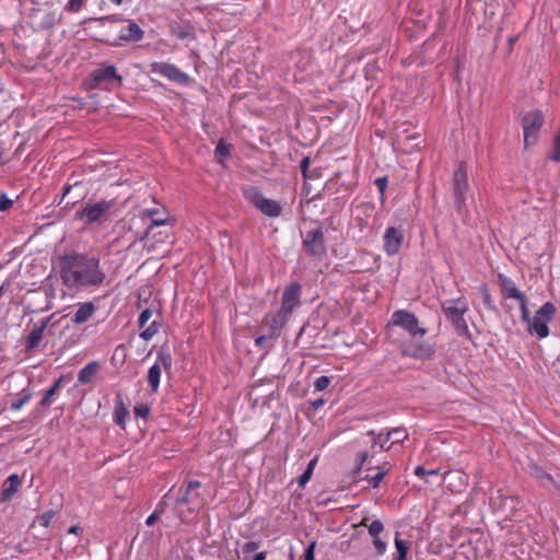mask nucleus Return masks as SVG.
Segmentation results:
<instances>
[{"mask_svg": "<svg viewBox=\"0 0 560 560\" xmlns=\"http://www.w3.org/2000/svg\"><path fill=\"white\" fill-rule=\"evenodd\" d=\"M22 480L18 474L10 475L1 485L0 503H7L12 500L19 491Z\"/></svg>", "mask_w": 560, "mask_h": 560, "instance_id": "6ab92c4d", "label": "nucleus"}, {"mask_svg": "<svg viewBox=\"0 0 560 560\" xmlns=\"http://www.w3.org/2000/svg\"><path fill=\"white\" fill-rule=\"evenodd\" d=\"M313 472L305 469L304 472L299 477V486L304 487L311 479Z\"/></svg>", "mask_w": 560, "mask_h": 560, "instance_id": "5fc2aeb1", "label": "nucleus"}, {"mask_svg": "<svg viewBox=\"0 0 560 560\" xmlns=\"http://www.w3.org/2000/svg\"><path fill=\"white\" fill-rule=\"evenodd\" d=\"M151 317H152V311L149 310V308H145L139 315L138 326L140 328L144 327L147 325V323L150 320Z\"/></svg>", "mask_w": 560, "mask_h": 560, "instance_id": "c03bdc74", "label": "nucleus"}, {"mask_svg": "<svg viewBox=\"0 0 560 560\" xmlns=\"http://www.w3.org/2000/svg\"><path fill=\"white\" fill-rule=\"evenodd\" d=\"M498 278L504 299H514L518 301L525 296V294L516 288L515 282L511 278L503 275H499Z\"/></svg>", "mask_w": 560, "mask_h": 560, "instance_id": "aec40b11", "label": "nucleus"}, {"mask_svg": "<svg viewBox=\"0 0 560 560\" xmlns=\"http://www.w3.org/2000/svg\"><path fill=\"white\" fill-rule=\"evenodd\" d=\"M172 34L178 37L179 39L195 38V35L190 27L179 25L172 27Z\"/></svg>", "mask_w": 560, "mask_h": 560, "instance_id": "72a5a7b5", "label": "nucleus"}, {"mask_svg": "<svg viewBox=\"0 0 560 560\" xmlns=\"http://www.w3.org/2000/svg\"><path fill=\"white\" fill-rule=\"evenodd\" d=\"M115 207V199H102L96 202H86L85 206L77 212L75 217L84 220L86 224H103L112 218Z\"/></svg>", "mask_w": 560, "mask_h": 560, "instance_id": "39448f33", "label": "nucleus"}, {"mask_svg": "<svg viewBox=\"0 0 560 560\" xmlns=\"http://www.w3.org/2000/svg\"><path fill=\"white\" fill-rule=\"evenodd\" d=\"M215 155L223 159L230 155L229 145L225 144L222 140H220L215 147Z\"/></svg>", "mask_w": 560, "mask_h": 560, "instance_id": "79ce46f5", "label": "nucleus"}, {"mask_svg": "<svg viewBox=\"0 0 560 560\" xmlns=\"http://www.w3.org/2000/svg\"><path fill=\"white\" fill-rule=\"evenodd\" d=\"M85 0H69L66 10L72 13L79 12Z\"/></svg>", "mask_w": 560, "mask_h": 560, "instance_id": "de8ad7c7", "label": "nucleus"}, {"mask_svg": "<svg viewBox=\"0 0 560 560\" xmlns=\"http://www.w3.org/2000/svg\"><path fill=\"white\" fill-rule=\"evenodd\" d=\"M303 247L308 256L322 259L326 255L325 236L320 225L303 235Z\"/></svg>", "mask_w": 560, "mask_h": 560, "instance_id": "9d476101", "label": "nucleus"}, {"mask_svg": "<svg viewBox=\"0 0 560 560\" xmlns=\"http://www.w3.org/2000/svg\"><path fill=\"white\" fill-rule=\"evenodd\" d=\"M555 488H557L558 490H560V483H555Z\"/></svg>", "mask_w": 560, "mask_h": 560, "instance_id": "774afa93", "label": "nucleus"}, {"mask_svg": "<svg viewBox=\"0 0 560 560\" xmlns=\"http://www.w3.org/2000/svg\"><path fill=\"white\" fill-rule=\"evenodd\" d=\"M244 198L256 207L262 214L269 218H277L282 212L280 203L273 199L266 198L259 188L247 186L243 188Z\"/></svg>", "mask_w": 560, "mask_h": 560, "instance_id": "0eeeda50", "label": "nucleus"}, {"mask_svg": "<svg viewBox=\"0 0 560 560\" xmlns=\"http://www.w3.org/2000/svg\"><path fill=\"white\" fill-rule=\"evenodd\" d=\"M479 290L481 292L483 305L488 310L495 312L497 311V306L494 305V302L492 300V296L490 294V291H489L488 287L486 284H482Z\"/></svg>", "mask_w": 560, "mask_h": 560, "instance_id": "473e14b6", "label": "nucleus"}, {"mask_svg": "<svg viewBox=\"0 0 560 560\" xmlns=\"http://www.w3.org/2000/svg\"><path fill=\"white\" fill-rule=\"evenodd\" d=\"M133 412L137 418L147 419L150 415V408L148 405L139 404L135 406Z\"/></svg>", "mask_w": 560, "mask_h": 560, "instance_id": "ea45409f", "label": "nucleus"}, {"mask_svg": "<svg viewBox=\"0 0 560 560\" xmlns=\"http://www.w3.org/2000/svg\"><path fill=\"white\" fill-rule=\"evenodd\" d=\"M158 518H159L158 511H154L151 515L148 516V518L145 520V524L148 526H152L156 522Z\"/></svg>", "mask_w": 560, "mask_h": 560, "instance_id": "13d9d810", "label": "nucleus"}, {"mask_svg": "<svg viewBox=\"0 0 560 560\" xmlns=\"http://www.w3.org/2000/svg\"><path fill=\"white\" fill-rule=\"evenodd\" d=\"M259 546H260L259 541H254V540L247 541L243 546V552L244 553L253 552V551L257 550L259 548Z\"/></svg>", "mask_w": 560, "mask_h": 560, "instance_id": "09e8293b", "label": "nucleus"}, {"mask_svg": "<svg viewBox=\"0 0 560 560\" xmlns=\"http://www.w3.org/2000/svg\"><path fill=\"white\" fill-rule=\"evenodd\" d=\"M368 457H369L368 452H360L357 455L358 464H357L355 468L353 469L354 475H357L361 471L363 464L366 462Z\"/></svg>", "mask_w": 560, "mask_h": 560, "instance_id": "a18cd8bd", "label": "nucleus"}, {"mask_svg": "<svg viewBox=\"0 0 560 560\" xmlns=\"http://www.w3.org/2000/svg\"><path fill=\"white\" fill-rule=\"evenodd\" d=\"M85 191L82 189L81 182H74L72 185H65L62 188V197L60 203L67 199L65 208H72L79 201L83 200Z\"/></svg>", "mask_w": 560, "mask_h": 560, "instance_id": "a211bd4d", "label": "nucleus"}, {"mask_svg": "<svg viewBox=\"0 0 560 560\" xmlns=\"http://www.w3.org/2000/svg\"><path fill=\"white\" fill-rule=\"evenodd\" d=\"M77 530H78V527H77V526H71V527L69 528V530H68V532H69L70 534H77Z\"/></svg>", "mask_w": 560, "mask_h": 560, "instance_id": "0e129e2a", "label": "nucleus"}, {"mask_svg": "<svg viewBox=\"0 0 560 560\" xmlns=\"http://www.w3.org/2000/svg\"><path fill=\"white\" fill-rule=\"evenodd\" d=\"M126 20L127 19L122 18L119 14L107 15L100 19V21L102 22H125Z\"/></svg>", "mask_w": 560, "mask_h": 560, "instance_id": "6e6d98bb", "label": "nucleus"}, {"mask_svg": "<svg viewBox=\"0 0 560 560\" xmlns=\"http://www.w3.org/2000/svg\"><path fill=\"white\" fill-rule=\"evenodd\" d=\"M266 558H267V552L266 551H261V552H258L255 556L254 560H266Z\"/></svg>", "mask_w": 560, "mask_h": 560, "instance_id": "e2e57ef3", "label": "nucleus"}, {"mask_svg": "<svg viewBox=\"0 0 560 560\" xmlns=\"http://www.w3.org/2000/svg\"><path fill=\"white\" fill-rule=\"evenodd\" d=\"M450 186L455 210L458 214H462L466 211L467 200L471 198L467 164L465 162L459 163L458 168L454 172Z\"/></svg>", "mask_w": 560, "mask_h": 560, "instance_id": "7ed1b4c3", "label": "nucleus"}, {"mask_svg": "<svg viewBox=\"0 0 560 560\" xmlns=\"http://www.w3.org/2000/svg\"><path fill=\"white\" fill-rule=\"evenodd\" d=\"M161 324L158 320H153L145 329L140 332V338L145 341L151 340L160 329Z\"/></svg>", "mask_w": 560, "mask_h": 560, "instance_id": "7c9ffc66", "label": "nucleus"}, {"mask_svg": "<svg viewBox=\"0 0 560 560\" xmlns=\"http://www.w3.org/2000/svg\"><path fill=\"white\" fill-rule=\"evenodd\" d=\"M302 285L299 282L289 283L281 298L280 312L291 316L292 312L301 304Z\"/></svg>", "mask_w": 560, "mask_h": 560, "instance_id": "f8f14e48", "label": "nucleus"}, {"mask_svg": "<svg viewBox=\"0 0 560 560\" xmlns=\"http://www.w3.org/2000/svg\"><path fill=\"white\" fill-rule=\"evenodd\" d=\"M100 369L101 364L97 361L89 362L83 369L79 371L78 381L81 384H89L93 382Z\"/></svg>", "mask_w": 560, "mask_h": 560, "instance_id": "b1692460", "label": "nucleus"}, {"mask_svg": "<svg viewBox=\"0 0 560 560\" xmlns=\"http://www.w3.org/2000/svg\"><path fill=\"white\" fill-rule=\"evenodd\" d=\"M140 217L142 219L147 218L151 220V224L147 229L145 236L154 226L166 225L171 222V218L164 207L145 208L141 210Z\"/></svg>", "mask_w": 560, "mask_h": 560, "instance_id": "dca6fc26", "label": "nucleus"}, {"mask_svg": "<svg viewBox=\"0 0 560 560\" xmlns=\"http://www.w3.org/2000/svg\"><path fill=\"white\" fill-rule=\"evenodd\" d=\"M545 116L541 110L535 109L526 113L522 118V128L524 133V148L535 143L538 133L544 126Z\"/></svg>", "mask_w": 560, "mask_h": 560, "instance_id": "1a4fd4ad", "label": "nucleus"}, {"mask_svg": "<svg viewBox=\"0 0 560 560\" xmlns=\"http://www.w3.org/2000/svg\"><path fill=\"white\" fill-rule=\"evenodd\" d=\"M315 548H316V541L313 540L306 547L304 555H303V560H314L315 559Z\"/></svg>", "mask_w": 560, "mask_h": 560, "instance_id": "49530a36", "label": "nucleus"}, {"mask_svg": "<svg viewBox=\"0 0 560 560\" xmlns=\"http://www.w3.org/2000/svg\"><path fill=\"white\" fill-rule=\"evenodd\" d=\"M441 308L445 317L452 323L457 335L465 337L466 339H470L471 334L464 317L468 311L466 300L464 298H458L445 301L442 303Z\"/></svg>", "mask_w": 560, "mask_h": 560, "instance_id": "20e7f679", "label": "nucleus"}, {"mask_svg": "<svg viewBox=\"0 0 560 560\" xmlns=\"http://www.w3.org/2000/svg\"><path fill=\"white\" fill-rule=\"evenodd\" d=\"M63 382V376H60L58 380L55 381V383L52 384V388L56 389L57 392L60 390V387H61V384Z\"/></svg>", "mask_w": 560, "mask_h": 560, "instance_id": "680f3d73", "label": "nucleus"}, {"mask_svg": "<svg viewBox=\"0 0 560 560\" xmlns=\"http://www.w3.org/2000/svg\"><path fill=\"white\" fill-rule=\"evenodd\" d=\"M55 517V512L54 511H46L45 513H43L39 518H38V522L42 526L44 527H48L51 520Z\"/></svg>", "mask_w": 560, "mask_h": 560, "instance_id": "37998d69", "label": "nucleus"}, {"mask_svg": "<svg viewBox=\"0 0 560 560\" xmlns=\"http://www.w3.org/2000/svg\"><path fill=\"white\" fill-rule=\"evenodd\" d=\"M374 185L377 187L380 194H381V199L382 201L385 199V190L388 186V177L387 176H382V177H377L375 178L374 180Z\"/></svg>", "mask_w": 560, "mask_h": 560, "instance_id": "4c0bfd02", "label": "nucleus"}, {"mask_svg": "<svg viewBox=\"0 0 560 560\" xmlns=\"http://www.w3.org/2000/svg\"><path fill=\"white\" fill-rule=\"evenodd\" d=\"M201 483L198 480H190L183 494L177 498L176 504L177 505H186L194 503L198 498L199 493L197 490L200 488Z\"/></svg>", "mask_w": 560, "mask_h": 560, "instance_id": "4be33fe9", "label": "nucleus"}, {"mask_svg": "<svg viewBox=\"0 0 560 560\" xmlns=\"http://www.w3.org/2000/svg\"><path fill=\"white\" fill-rule=\"evenodd\" d=\"M330 382H331L330 377H328L326 375L317 377L314 383L315 390H317V392L325 390L329 386Z\"/></svg>", "mask_w": 560, "mask_h": 560, "instance_id": "58836bf2", "label": "nucleus"}, {"mask_svg": "<svg viewBox=\"0 0 560 560\" xmlns=\"http://www.w3.org/2000/svg\"><path fill=\"white\" fill-rule=\"evenodd\" d=\"M96 306L93 302H84L78 304V310L72 317V323L75 325H82L86 323L95 313Z\"/></svg>", "mask_w": 560, "mask_h": 560, "instance_id": "5701e85b", "label": "nucleus"}, {"mask_svg": "<svg viewBox=\"0 0 560 560\" xmlns=\"http://www.w3.org/2000/svg\"><path fill=\"white\" fill-rule=\"evenodd\" d=\"M52 317L54 315L44 318L39 325L34 326V328L30 331L24 343V350L26 353H32L40 347L45 330Z\"/></svg>", "mask_w": 560, "mask_h": 560, "instance_id": "2eb2a0df", "label": "nucleus"}, {"mask_svg": "<svg viewBox=\"0 0 560 560\" xmlns=\"http://www.w3.org/2000/svg\"><path fill=\"white\" fill-rule=\"evenodd\" d=\"M289 316L278 311L277 313H268L264 316L259 326L261 331H266L269 337L277 339L282 331V328L289 320Z\"/></svg>", "mask_w": 560, "mask_h": 560, "instance_id": "ddd939ff", "label": "nucleus"}, {"mask_svg": "<svg viewBox=\"0 0 560 560\" xmlns=\"http://www.w3.org/2000/svg\"><path fill=\"white\" fill-rule=\"evenodd\" d=\"M310 164H311V160L310 158H304L302 161H301V164H300V167H301V172H302V175L305 179L310 178V175H308V167H310Z\"/></svg>", "mask_w": 560, "mask_h": 560, "instance_id": "8fccbe9b", "label": "nucleus"}, {"mask_svg": "<svg viewBox=\"0 0 560 560\" xmlns=\"http://www.w3.org/2000/svg\"><path fill=\"white\" fill-rule=\"evenodd\" d=\"M62 284L68 289L98 288L106 280L101 260L86 253H65L58 260Z\"/></svg>", "mask_w": 560, "mask_h": 560, "instance_id": "f257e3e1", "label": "nucleus"}, {"mask_svg": "<svg viewBox=\"0 0 560 560\" xmlns=\"http://www.w3.org/2000/svg\"><path fill=\"white\" fill-rule=\"evenodd\" d=\"M389 324L402 328L412 339L401 346V355L420 360H427L433 355L434 349L430 343L416 340L417 337H423L427 329L419 327V320L413 313L405 310L395 311Z\"/></svg>", "mask_w": 560, "mask_h": 560, "instance_id": "f03ea898", "label": "nucleus"}, {"mask_svg": "<svg viewBox=\"0 0 560 560\" xmlns=\"http://www.w3.org/2000/svg\"><path fill=\"white\" fill-rule=\"evenodd\" d=\"M325 404V400L319 398V399H316L314 401L311 402V406L314 410H318L319 408H322Z\"/></svg>", "mask_w": 560, "mask_h": 560, "instance_id": "bf43d9fd", "label": "nucleus"}, {"mask_svg": "<svg viewBox=\"0 0 560 560\" xmlns=\"http://www.w3.org/2000/svg\"><path fill=\"white\" fill-rule=\"evenodd\" d=\"M13 201L2 194L0 196V211H7L12 207Z\"/></svg>", "mask_w": 560, "mask_h": 560, "instance_id": "603ef678", "label": "nucleus"}, {"mask_svg": "<svg viewBox=\"0 0 560 560\" xmlns=\"http://www.w3.org/2000/svg\"><path fill=\"white\" fill-rule=\"evenodd\" d=\"M383 530L384 525L380 520H375L369 525V534L372 536L373 545L380 556L384 555L387 549V544L380 538Z\"/></svg>", "mask_w": 560, "mask_h": 560, "instance_id": "412c9836", "label": "nucleus"}, {"mask_svg": "<svg viewBox=\"0 0 560 560\" xmlns=\"http://www.w3.org/2000/svg\"><path fill=\"white\" fill-rule=\"evenodd\" d=\"M58 393L59 392H57L52 387L48 388L45 392L44 397L39 401L38 407H42V408L49 407L52 404L55 396L58 395Z\"/></svg>", "mask_w": 560, "mask_h": 560, "instance_id": "c9c22d12", "label": "nucleus"}, {"mask_svg": "<svg viewBox=\"0 0 560 560\" xmlns=\"http://www.w3.org/2000/svg\"><path fill=\"white\" fill-rule=\"evenodd\" d=\"M31 399H32V394L30 392L23 389L20 393V397L11 404L10 408H11V410H20Z\"/></svg>", "mask_w": 560, "mask_h": 560, "instance_id": "2f4dec72", "label": "nucleus"}, {"mask_svg": "<svg viewBox=\"0 0 560 560\" xmlns=\"http://www.w3.org/2000/svg\"><path fill=\"white\" fill-rule=\"evenodd\" d=\"M127 25L119 32L117 40L110 45L114 47L121 46L124 43H138L144 38V31L133 20L127 19Z\"/></svg>", "mask_w": 560, "mask_h": 560, "instance_id": "4468645a", "label": "nucleus"}, {"mask_svg": "<svg viewBox=\"0 0 560 560\" xmlns=\"http://www.w3.org/2000/svg\"><path fill=\"white\" fill-rule=\"evenodd\" d=\"M530 475L539 480L542 486H547V483H549L555 487V483H558L551 475L546 472L541 467L537 465H533L530 467Z\"/></svg>", "mask_w": 560, "mask_h": 560, "instance_id": "bb28decb", "label": "nucleus"}, {"mask_svg": "<svg viewBox=\"0 0 560 560\" xmlns=\"http://www.w3.org/2000/svg\"><path fill=\"white\" fill-rule=\"evenodd\" d=\"M161 368L159 363L153 364L148 371V383L153 393H156L160 386Z\"/></svg>", "mask_w": 560, "mask_h": 560, "instance_id": "cd10ccee", "label": "nucleus"}, {"mask_svg": "<svg viewBox=\"0 0 560 560\" xmlns=\"http://www.w3.org/2000/svg\"><path fill=\"white\" fill-rule=\"evenodd\" d=\"M109 1H110L112 3H114V4L119 5V4H121L125 0H109Z\"/></svg>", "mask_w": 560, "mask_h": 560, "instance_id": "338daca9", "label": "nucleus"}, {"mask_svg": "<svg viewBox=\"0 0 560 560\" xmlns=\"http://www.w3.org/2000/svg\"><path fill=\"white\" fill-rule=\"evenodd\" d=\"M398 536H399V533L397 532L396 537H395V547L397 550L396 559L407 560V556L410 550V542L399 539Z\"/></svg>", "mask_w": 560, "mask_h": 560, "instance_id": "c85d7f7f", "label": "nucleus"}, {"mask_svg": "<svg viewBox=\"0 0 560 560\" xmlns=\"http://www.w3.org/2000/svg\"><path fill=\"white\" fill-rule=\"evenodd\" d=\"M388 470L384 468H378V471L376 475L369 477L366 476L365 479L369 481V483L372 486L373 489H376L380 487L382 480L387 475Z\"/></svg>", "mask_w": 560, "mask_h": 560, "instance_id": "f704fd0d", "label": "nucleus"}, {"mask_svg": "<svg viewBox=\"0 0 560 560\" xmlns=\"http://www.w3.org/2000/svg\"><path fill=\"white\" fill-rule=\"evenodd\" d=\"M156 363L163 368L165 372H170L173 365V358L170 352L168 346L163 345L156 353Z\"/></svg>", "mask_w": 560, "mask_h": 560, "instance_id": "a878e982", "label": "nucleus"}, {"mask_svg": "<svg viewBox=\"0 0 560 560\" xmlns=\"http://www.w3.org/2000/svg\"><path fill=\"white\" fill-rule=\"evenodd\" d=\"M150 71L152 73L160 74L161 77H164L172 82H176L183 85L188 84L190 81V78L187 73H185L178 67L170 62H151Z\"/></svg>", "mask_w": 560, "mask_h": 560, "instance_id": "9b49d317", "label": "nucleus"}, {"mask_svg": "<svg viewBox=\"0 0 560 560\" xmlns=\"http://www.w3.org/2000/svg\"><path fill=\"white\" fill-rule=\"evenodd\" d=\"M387 438H392V444L401 443L408 439V432L405 428H394L386 431Z\"/></svg>", "mask_w": 560, "mask_h": 560, "instance_id": "c756f323", "label": "nucleus"}, {"mask_svg": "<svg viewBox=\"0 0 560 560\" xmlns=\"http://www.w3.org/2000/svg\"><path fill=\"white\" fill-rule=\"evenodd\" d=\"M116 399L117 401L114 410V421L120 428H125V422L127 417L129 416V411L126 408L120 394H117Z\"/></svg>", "mask_w": 560, "mask_h": 560, "instance_id": "393cba45", "label": "nucleus"}, {"mask_svg": "<svg viewBox=\"0 0 560 560\" xmlns=\"http://www.w3.org/2000/svg\"><path fill=\"white\" fill-rule=\"evenodd\" d=\"M440 470L439 469H430L427 470L422 466H417L415 468V475L421 478H425V481H429V477L439 476Z\"/></svg>", "mask_w": 560, "mask_h": 560, "instance_id": "e433bc0d", "label": "nucleus"}, {"mask_svg": "<svg viewBox=\"0 0 560 560\" xmlns=\"http://www.w3.org/2000/svg\"><path fill=\"white\" fill-rule=\"evenodd\" d=\"M383 436H384V439L380 441V447L382 451L387 452L393 446L392 438H387L386 432H384Z\"/></svg>", "mask_w": 560, "mask_h": 560, "instance_id": "864d4df0", "label": "nucleus"}, {"mask_svg": "<svg viewBox=\"0 0 560 560\" xmlns=\"http://www.w3.org/2000/svg\"><path fill=\"white\" fill-rule=\"evenodd\" d=\"M317 460H318V457L315 456L313 459L310 460L306 469H308L310 471H314L315 467H316V464H317Z\"/></svg>", "mask_w": 560, "mask_h": 560, "instance_id": "052dcab7", "label": "nucleus"}, {"mask_svg": "<svg viewBox=\"0 0 560 560\" xmlns=\"http://www.w3.org/2000/svg\"><path fill=\"white\" fill-rule=\"evenodd\" d=\"M124 79L114 65L102 63L90 74V88L112 91L122 85Z\"/></svg>", "mask_w": 560, "mask_h": 560, "instance_id": "423d86ee", "label": "nucleus"}, {"mask_svg": "<svg viewBox=\"0 0 560 560\" xmlns=\"http://www.w3.org/2000/svg\"><path fill=\"white\" fill-rule=\"evenodd\" d=\"M264 332H265L264 335H261V336H259V337H257V338L255 339V345H256L257 347H260V348H261V347H264V346H265V343H266V341H267V340L272 339L271 337H269V336H268V334H267L266 331H264Z\"/></svg>", "mask_w": 560, "mask_h": 560, "instance_id": "4d7b16f0", "label": "nucleus"}, {"mask_svg": "<svg viewBox=\"0 0 560 560\" xmlns=\"http://www.w3.org/2000/svg\"><path fill=\"white\" fill-rule=\"evenodd\" d=\"M516 42V37H510L509 38V45L512 47L514 43Z\"/></svg>", "mask_w": 560, "mask_h": 560, "instance_id": "69168bd1", "label": "nucleus"}, {"mask_svg": "<svg viewBox=\"0 0 560 560\" xmlns=\"http://www.w3.org/2000/svg\"><path fill=\"white\" fill-rule=\"evenodd\" d=\"M383 240L386 254L389 256L396 255L404 242V232L401 229L389 226L386 229Z\"/></svg>", "mask_w": 560, "mask_h": 560, "instance_id": "f3484780", "label": "nucleus"}, {"mask_svg": "<svg viewBox=\"0 0 560 560\" xmlns=\"http://www.w3.org/2000/svg\"><path fill=\"white\" fill-rule=\"evenodd\" d=\"M556 306L551 302L544 303L527 322V331L535 335L537 339H544L549 335L548 323L556 314Z\"/></svg>", "mask_w": 560, "mask_h": 560, "instance_id": "6e6552de", "label": "nucleus"}, {"mask_svg": "<svg viewBox=\"0 0 560 560\" xmlns=\"http://www.w3.org/2000/svg\"><path fill=\"white\" fill-rule=\"evenodd\" d=\"M518 303H520V308H521V313H522V320L524 323H527L529 322L530 317H529V311L527 308V298L524 296L522 298V300H518Z\"/></svg>", "mask_w": 560, "mask_h": 560, "instance_id": "a19ab883", "label": "nucleus"}, {"mask_svg": "<svg viewBox=\"0 0 560 560\" xmlns=\"http://www.w3.org/2000/svg\"><path fill=\"white\" fill-rule=\"evenodd\" d=\"M372 441V448H374L377 444H380L381 439L383 438L384 431L376 433L373 430L366 433Z\"/></svg>", "mask_w": 560, "mask_h": 560, "instance_id": "3c124183", "label": "nucleus"}]
</instances>
